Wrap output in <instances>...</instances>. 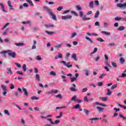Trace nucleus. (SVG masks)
I'll list each match as a JSON object with an SVG mask.
<instances>
[{"instance_id": "ddd939ff", "label": "nucleus", "mask_w": 126, "mask_h": 126, "mask_svg": "<svg viewBox=\"0 0 126 126\" xmlns=\"http://www.w3.org/2000/svg\"><path fill=\"white\" fill-rule=\"evenodd\" d=\"M99 99L103 101V102H106V101H108V97H99Z\"/></svg>"}, {"instance_id": "6e6d98bb", "label": "nucleus", "mask_w": 126, "mask_h": 126, "mask_svg": "<svg viewBox=\"0 0 126 126\" xmlns=\"http://www.w3.org/2000/svg\"><path fill=\"white\" fill-rule=\"evenodd\" d=\"M109 46H110V47H113L114 46H116V43H115L114 42L109 43Z\"/></svg>"}, {"instance_id": "7c9ffc66", "label": "nucleus", "mask_w": 126, "mask_h": 126, "mask_svg": "<svg viewBox=\"0 0 126 126\" xmlns=\"http://www.w3.org/2000/svg\"><path fill=\"white\" fill-rule=\"evenodd\" d=\"M111 94H112V91H111L109 89H107V93H106V94L110 96Z\"/></svg>"}, {"instance_id": "37998d69", "label": "nucleus", "mask_w": 126, "mask_h": 126, "mask_svg": "<svg viewBox=\"0 0 126 126\" xmlns=\"http://www.w3.org/2000/svg\"><path fill=\"white\" fill-rule=\"evenodd\" d=\"M52 16V19H53V20H57V16H56V15H54L52 13V15H50Z\"/></svg>"}, {"instance_id": "cd10ccee", "label": "nucleus", "mask_w": 126, "mask_h": 126, "mask_svg": "<svg viewBox=\"0 0 126 126\" xmlns=\"http://www.w3.org/2000/svg\"><path fill=\"white\" fill-rule=\"evenodd\" d=\"M4 114H6V115H8V116H10V113H9V112H8V110L5 109L4 110Z\"/></svg>"}, {"instance_id": "f257e3e1", "label": "nucleus", "mask_w": 126, "mask_h": 126, "mask_svg": "<svg viewBox=\"0 0 126 126\" xmlns=\"http://www.w3.org/2000/svg\"><path fill=\"white\" fill-rule=\"evenodd\" d=\"M1 87L3 90V92L2 93V94L3 96H6V94H7V89H6V86L4 85H1Z\"/></svg>"}, {"instance_id": "423d86ee", "label": "nucleus", "mask_w": 126, "mask_h": 126, "mask_svg": "<svg viewBox=\"0 0 126 126\" xmlns=\"http://www.w3.org/2000/svg\"><path fill=\"white\" fill-rule=\"evenodd\" d=\"M8 52H9V51L7 50V51H4L3 52H1L0 53V54L1 55H2V57H3V58H6V55L5 54H6V53H8Z\"/></svg>"}, {"instance_id": "412c9836", "label": "nucleus", "mask_w": 126, "mask_h": 126, "mask_svg": "<svg viewBox=\"0 0 126 126\" xmlns=\"http://www.w3.org/2000/svg\"><path fill=\"white\" fill-rule=\"evenodd\" d=\"M93 3H94V1H91L90 2L89 6H90V8H93V7H94Z\"/></svg>"}, {"instance_id": "f03ea898", "label": "nucleus", "mask_w": 126, "mask_h": 126, "mask_svg": "<svg viewBox=\"0 0 126 126\" xmlns=\"http://www.w3.org/2000/svg\"><path fill=\"white\" fill-rule=\"evenodd\" d=\"M9 52H8V55L9 57H10L12 59H14L16 57V53L14 52H11V50H8Z\"/></svg>"}, {"instance_id": "0e129e2a", "label": "nucleus", "mask_w": 126, "mask_h": 126, "mask_svg": "<svg viewBox=\"0 0 126 126\" xmlns=\"http://www.w3.org/2000/svg\"><path fill=\"white\" fill-rule=\"evenodd\" d=\"M109 27V24L107 23H104V27Z\"/></svg>"}, {"instance_id": "052dcab7", "label": "nucleus", "mask_w": 126, "mask_h": 126, "mask_svg": "<svg viewBox=\"0 0 126 126\" xmlns=\"http://www.w3.org/2000/svg\"><path fill=\"white\" fill-rule=\"evenodd\" d=\"M58 92H59V91H58V90H52V93H58Z\"/></svg>"}, {"instance_id": "de8ad7c7", "label": "nucleus", "mask_w": 126, "mask_h": 126, "mask_svg": "<svg viewBox=\"0 0 126 126\" xmlns=\"http://www.w3.org/2000/svg\"><path fill=\"white\" fill-rule=\"evenodd\" d=\"M118 105L119 106V107H121V108H123V109H124V110H126V106H125L123 105H121L120 104H118Z\"/></svg>"}, {"instance_id": "c85d7f7f", "label": "nucleus", "mask_w": 126, "mask_h": 126, "mask_svg": "<svg viewBox=\"0 0 126 126\" xmlns=\"http://www.w3.org/2000/svg\"><path fill=\"white\" fill-rule=\"evenodd\" d=\"M97 51H98V48H94V51L91 53V55H93V54H95V53H97Z\"/></svg>"}, {"instance_id": "20e7f679", "label": "nucleus", "mask_w": 126, "mask_h": 126, "mask_svg": "<svg viewBox=\"0 0 126 126\" xmlns=\"http://www.w3.org/2000/svg\"><path fill=\"white\" fill-rule=\"evenodd\" d=\"M71 18H72V16L71 15L63 16L62 17V19H63V20H66V19H70Z\"/></svg>"}, {"instance_id": "680f3d73", "label": "nucleus", "mask_w": 126, "mask_h": 126, "mask_svg": "<svg viewBox=\"0 0 126 126\" xmlns=\"http://www.w3.org/2000/svg\"><path fill=\"white\" fill-rule=\"evenodd\" d=\"M17 73L18 74H20V75H23V73L22 72L20 71H17Z\"/></svg>"}, {"instance_id": "3c124183", "label": "nucleus", "mask_w": 126, "mask_h": 126, "mask_svg": "<svg viewBox=\"0 0 126 126\" xmlns=\"http://www.w3.org/2000/svg\"><path fill=\"white\" fill-rule=\"evenodd\" d=\"M97 86H103V82H99L97 83Z\"/></svg>"}, {"instance_id": "8fccbe9b", "label": "nucleus", "mask_w": 126, "mask_h": 126, "mask_svg": "<svg viewBox=\"0 0 126 126\" xmlns=\"http://www.w3.org/2000/svg\"><path fill=\"white\" fill-rule=\"evenodd\" d=\"M76 78L74 77V78H70V80H71V82H74V81H75L76 80Z\"/></svg>"}, {"instance_id": "e433bc0d", "label": "nucleus", "mask_w": 126, "mask_h": 126, "mask_svg": "<svg viewBox=\"0 0 126 126\" xmlns=\"http://www.w3.org/2000/svg\"><path fill=\"white\" fill-rule=\"evenodd\" d=\"M71 13H72V14L75 15V16H78V14H77V13L74 11H71Z\"/></svg>"}, {"instance_id": "aec40b11", "label": "nucleus", "mask_w": 126, "mask_h": 126, "mask_svg": "<svg viewBox=\"0 0 126 126\" xmlns=\"http://www.w3.org/2000/svg\"><path fill=\"white\" fill-rule=\"evenodd\" d=\"M26 1H27V2L30 3V5H32V6H33V5H34V4H33V2H32V1H31V0H26Z\"/></svg>"}, {"instance_id": "58836bf2", "label": "nucleus", "mask_w": 126, "mask_h": 126, "mask_svg": "<svg viewBox=\"0 0 126 126\" xmlns=\"http://www.w3.org/2000/svg\"><path fill=\"white\" fill-rule=\"evenodd\" d=\"M50 75H53V76H56V72L55 71H52L50 72Z\"/></svg>"}, {"instance_id": "2f4dec72", "label": "nucleus", "mask_w": 126, "mask_h": 126, "mask_svg": "<svg viewBox=\"0 0 126 126\" xmlns=\"http://www.w3.org/2000/svg\"><path fill=\"white\" fill-rule=\"evenodd\" d=\"M117 87H118V84H116L112 86L111 89L113 90L115 89V88H117Z\"/></svg>"}, {"instance_id": "72a5a7b5", "label": "nucleus", "mask_w": 126, "mask_h": 126, "mask_svg": "<svg viewBox=\"0 0 126 126\" xmlns=\"http://www.w3.org/2000/svg\"><path fill=\"white\" fill-rule=\"evenodd\" d=\"M45 33H47V34H48L49 35H53L54 34V32H49L48 31H45Z\"/></svg>"}, {"instance_id": "dca6fc26", "label": "nucleus", "mask_w": 126, "mask_h": 126, "mask_svg": "<svg viewBox=\"0 0 126 126\" xmlns=\"http://www.w3.org/2000/svg\"><path fill=\"white\" fill-rule=\"evenodd\" d=\"M35 78L37 81H41V79H40V75H39V74H36L35 75Z\"/></svg>"}, {"instance_id": "09e8293b", "label": "nucleus", "mask_w": 126, "mask_h": 126, "mask_svg": "<svg viewBox=\"0 0 126 126\" xmlns=\"http://www.w3.org/2000/svg\"><path fill=\"white\" fill-rule=\"evenodd\" d=\"M1 7L3 12H6V11H5V10H4V6L3 5V4H1Z\"/></svg>"}, {"instance_id": "774afa93", "label": "nucleus", "mask_w": 126, "mask_h": 126, "mask_svg": "<svg viewBox=\"0 0 126 126\" xmlns=\"http://www.w3.org/2000/svg\"><path fill=\"white\" fill-rule=\"evenodd\" d=\"M15 64L17 65L18 67H21V65L20 64H19L18 63H15Z\"/></svg>"}, {"instance_id": "a878e982", "label": "nucleus", "mask_w": 126, "mask_h": 126, "mask_svg": "<svg viewBox=\"0 0 126 126\" xmlns=\"http://www.w3.org/2000/svg\"><path fill=\"white\" fill-rule=\"evenodd\" d=\"M44 26L46 28H49L50 27H54V25H47V24H45Z\"/></svg>"}, {"instance_id": "9d476101", "label": "nucleus", "mask_w": 126, "mask_h": 126, "mask_svg": "<svg viewBox=\"0 0 126 126\" xmlns=\"http://www.w3.org/2000/svg\"><path fill=\"white\" fill-rule=\"evenodd\" d=\"M71 58L72 59H74L76 62H77V61H78V59L76 58V54L75 53H73V54H72Z\"/></svg>"}, {"instance_id": "473e14b6", "label": "nucleus", "mask_w": 126, "mask_h": 126, "mask_svg": "<svg viewBox=\"0 0 126 126\" xmlns=\"http://www.w3.org/2000/svg\"><path fill=\"white\" fill-rule=\"evenodd\" d=\"M96 109H97V110H98V111H99V112H101V111H103L104 110V109H103V108L99 107V106H97Z\"/></svg>"}, {"instance_id": "5fc2aeb1", "label": "nucleus", "mask_w": 126, "mask_h": 126, "mask_svg": "<svg viewBox=\"0 0 126 126\" xmlns=\"http://www.w3.org/2000/svg\"><path fill=\"white\" fill-rule=\"evenodd\" d=\"M70 90L71 91H77V89H75V88H73V87H71L70 88Z\"/></svg>"}, {"instance_id": "f704fd0d", "label": "nucleus", "mask_w": 126, "mask_h": 126, "mask_svg": "<svg viewBox=\"0 0 126 126\" xmlns=\"http://www.w3.org/2000/svg\"><path fill=\"white\" fill-rule=\"evenodd\" d=\"M23 70H24V71H26V70H27V69L26 68V64H24L23 66Z\"/></svg>"}, {"instance_id": "e2e57ef3", "label": "nucleus", "mask_w": 126, "mask_h": 126, "mask_svg": "<svg viewBox=\"0 0 126 126\" xmlns=\"http://www.w3.org/2000/svg\"><path fill=\"white\" fill-rule=\"evenodd\" d=\"M77 34V33L76 32H73V33L72 34L71 38H73L74 36H76Z\"/></svg>"}, {"instance_id": "4c0bfd02", "label": "nucleus", "mask_w": 126, "mask_h": 126, "mask_svg": "<svg viewBox=\"0 0 126 126\" xmlns=\"http://www.w3.org/2000/svg\"><path fill=\"white\" fill-rule=\"evenodd\" d=\"M96 40L97 41H99V42H105V40H104V39H103L101 37H99V38H97Z\"/></svg>"}, {"instance_id": "ea45409f", "label": "nucleus", "mask_w": 126, "mask_h": 126, "mask_svg": "<svg viewBox=\"0 0 126 126\" xmlns=\"http://www.w3.org/2000/svg\"><path fill=\"white\" fill-rule=\"evenodd\" d=\"M66 107L65 106L63 107H56V110H61V109H65Z\"/></svg>"}, {"instance_id": "a19ab883", "label": "nucleus", "mask_w": 126, "mask_h": 126, "mask_svg": "<svg viewBox=\"0 0 126 126\" xmlns=\"http://www.w3.org/2000/svg\"><path fill=\"white\" fill-rule=\"evenodd\" d=\"M36 61H42V58L40 57V56L38 55L36 56Z\"/></svg>"}, {"instance_id": "0eeeda50", "label": "nucleus", "mask_w": 126, "mask_h": 126, "mask_svg": "<svg viewBox=\"0 0 126 126\" xmlns=\"http://www.w3.org/2000/svg\"><path fill=\"white\" fill-rule=\"evenodd\" d=\"M22 89H23V91L24 92L25 96L27 97L29 96V94H28V92H27V89L24 88H23Z\"/></svg>"}, {"instance_id": "13d9d810", "label": "nucleus", "mask_w": 126, "mask_h": 126, "mask_svg": "<svg viewBox=\"0 0 126 126\" xmlns=\"http://www.w3.org/2000/svg\"><path fill=\"white\" fill-rule=\"evenodd\" d=\"M76 99H77V98H76V96L75 95L71 98V101H75V100H76Z\"/></svg>"}, {"instance_id": "39448f33", "label": "nucleus", "mask_w": 126, "mask_h": 126, "mask_svg": "<svg viewBox=\"0 0 126 126\" xmlns=\"http://www.w3.org/2000/svg\"><path fill=\"white\" fill-rule=\"evenodd\" d=\"M117 6L118 7H123V8H126V3H125L124 4H122V3H118L117 4Z\"/></svg>"}, {"instance_id": "a211bd4d", "label": "nucleus", "mask_w": 126, "mask_h": 126, "mask_svg": "<svg viewBox=\"0 0 126 126\" xmlns=\"http://www.w3.org/2000/svg\"><path fill=\"white\" fill-rule=\"evenodd\" d=\"M115 21H120L123 19V18L122 17H116L115 18Z\"/></svg>"}, {"instance_id": "bb28decb", "label": "nucleus", "mask_w": 126, "mask_h": 126, "mask_svg": "<svg viewBox=\"0 0 126 126\" xmlns=\"http://www.w3.org/2000/svg\"><path fill=\"white\" fill-rule=\"evenodd\" d=\"M31 99H32V100H39V97H36L35 96H32L31 97Z\"/></svg>"}, {"instance_id": "2eb2a0df", "label": "nucleus", "mask_w": 126, "mask_h": 126, "mask_svg": "<svg viewBox=\"0 0 126 126\" xmlns=\"http://www.w3.org/2000/svg\"><path fill=\"white\" fill-rule=\"evenodd\" d=\"M101 33L104 35H107V36H110V35H111V32H107L104 31H101Z\"/></svg>"}, {"instance_id": "49530a36", "label": "nucleus", "mask_w": 126, "mask_h": 126, "mask_svg": "<svg viewBox=\"0 0 126 126\" xmlns=\"http://www.w3.org/2000/svg\"><path fill=\"white\" fill-rule=\"evenodd\" d=\"M119 117L123 119V120H126V117H125L123 115H122V114H120L119 115Z\"/></svg>"}, {"instance_id": "4d7b16f0", "label": "nucleus", "mask_w": 126, "mask_h": 126, "mask_svg": "<svg viewBox=\"0 0 126 126\" xmlns=\"http://www.w3.org/2000/svg\"><path fill=\"white\" fill-rule=\"evenodd\" d=\"M75 101L77 102V103H82V100L78 99V98L76 99Z\"/></svg>"}, {"instance_id": "f8f14e48", "label": "nucleus", "mask_w": 126, "mask_h": 126, "mask_svg": "<svg viewBox=\"0 0 126 126\" xmlns=\"http://www.w3.org/2000/svg\"><path fill=\"white\" fill-rule=\"evenodd\" d=\"M119 61H120V63H122V64H124V63H125L126 62L125 59H124V58L123 57L121 58Z\"/></svg>"}, {"instance_id": "6ab92c4d", "label": "nucleus", "mask_w": 126, "mask_h": 126, "mask_svg": "<svg viewBox=\"0 0 126 126\" xmlns=\"http://www.w3.org/2000/svg\"><path fill=\"white\" fill-rule=\"evenodd\" d=\"M111 64L112 65V66H113V67H118V64H117V63H115V62H111Z\"/></svg>"}, {"instance_id": "9b49d317", "label": "nucleus", "mask_w": 126, "mask_h": 126, "mask_svg": "<svg viewBox=\"0 0 126 126\" xmlns=\"http://www.w3.org/2000/svg\"><path fill=\"white\" fill-rule=\"evenodd\" d=\"M7 73H10V74L12 75L13 73H12V70H11V67H7Z\"/></svg>"}, {"instance_id": "4468645a", "label": "nucleus", "mask_w": 126, "mask_h": 126, "mask_svg": "<svg viewBox=\"0 0 126 126\" xmlns=\"http://www.w3.org/2000/svg\"><path fill=\"white\" fill-rule=\"evenodd\" d=\"M95 104L96 105H99L100 106H101V107H107V106L105 104H104L103 103H100L98 101H96Z\"/></svg>"}, {"instance_id": "bf43d9fd", "label": "nucleus", "mask_w": 126, "mask_h": 126, "mask_svg": "<svg viewBox=\"0 0 126 126\" xmlns=\"http://www.w3.org/2000/svg\"><path fill=\"white\" fill-rule=\"evenodd\" d=\"M62 47V44H58L55 46V48H60Z\"/></svg>"}, {"instance_id": "7ed1b4c3", "label": "nucleus", "mask_w": 126, "mask_h": 126, "mask_svg": "<svg viewBox=\"0 0 126 126\" xmlns=\"http://www.w3.org/2000/svg\"><path fill=\"white\" fill-rule=\"evenodd\" d=\"M43 9L44 10H46V11H47L48 13V14H49V15H53V12H52L51 11V9L49 8V7H43Z\"/></svg>"}, {"instance_id": "f3484780", "label": "nucleus", "mask_w": 126, "mask_h": 126, "mask_svg": "<svg viewBox=\"0 0 126 126\" xmlns=\"http://www.w3.org/2000/svg\"><path fill=\"white\" fill-rule=\"evenodd\" d=\"M15 45L18 47H21V46H23L24 44L23 43H15Z\"/></svg>"}, {"instance_id": "4be33fe9", "label": "nucleus", "mask_w": 126, "mask_h": 126, "mask_svg": "<svg viewBox=\"0 0 126 126\" xmlns=\"http://www.w3.org/2000/svg\"><path fill=\"white\" fill-rule=\"evenodd\" d=\"M125 29V26H122L121 27H120L117 30H119V31H123Z\"/></svg>"}, {"instance_id": "603ef678", "label": "nucleus", "mask_w": 126, "mask_h": 126, "mask_svg": "<svg viewBox=\"0 0 126 126\" xmlns=\"http://www.w3.org/2000/svg\"><path fill=\"white\" fill-rule=\"evenodd\" d=\"M61 63H63L64 65H65V66H67V64L66 63V62L62 61H61Z\"/></svg>"}, {"instance_id": "c756f323", "label": "nucleus", "mask_w": 126, "mask_h": 126, "mask_svg": "<svg viewBox=\"0 0 126 126\" xmlns=\"http://www.w3.org/2000/svg\"><path fill=\"white\" fill-rule=\"evenodd\" d=\"M84 70V71H85V72H86V76H88V75H89V71H88V69H85Z\"/></svg>"}, {"instance_id": "393cba45", "label": "nucleus", "mask_w": 126, "mask_h": 126, "mask_svg": "<svg viewBox=\"0 0 126 126\" xmlns=\"http://www.w3.org/2000/svg\"><path fill=\"white\" fill-rule=\"evenodd\" d=\"M13 105L14 106H15V107H17V108H18V109H19V110H22L21 109V108L18 106V105H17V104H16L15 102H13Z\"/></svg>"}, {"instance_id": "b1692460", "label": "nucleus", "mask_w": 126, "mask_h": 126, "mask_svg": "<svg viewBox=\"0 0 126 126\" xmlns=\"http://www.w3.org/2000/svg\"><path fill=\"white\" fill-rule=\"evenodd\" d=\"M82 20L83 21H86V20H90V18H86V16H84V17H83Z\"/></svg>"}, {"instance_id": "6e6552de", "label": "nucleus", "mask_w": 126, "mask_h": 126, "mask_svg": "<svg viewBox=\"0 0 126 126\" xmlns=\"http://www.w3.org/2000/svg\"><path fill=\"white\" fill-rule=\"evenodd\" d=\"M58 57L55 56V60H58V59H63V54H62V53H58Z\"/></svg>"}, {"instance_id": "1a4fd4ad", "label": "nucleus", "mask_w": 126, "mask_h": 126, "mask_svg": "<svg viewBox=\"0 0 126 126\" xmlns=\"http://www.w3.org/2000/svg\"><path fill=\"white\" fill-rule=\"evenodd\" d=\"M85 39L88 41V42L90 43V44H93V40L91 39V38L88 36H86L85 37Z\"/></svg>"}, {"instance_id": "a18cd8bd", "label": "nucleus", "mask_w": 126, "mask_h": 126, "mask_svg": "<svg viewBox=\"0 0 126 126\" xmlns=\"http://www.w3.org/2000/svg\"><path fill=\"white\" fill-rule=\"evenodd\" d=\"M90 121H98L99 120V118H93L90 119H89Z\"/></svg>"}, {"instance_id": "69168bd1", "label": "nucleus", "mask_w": 126, "mask_h": 126, "mask_svg": "<svg viewBox=\"0 0 126 126\" xmlns=\"http://www.w3.org/2000/svg\"><path fill=\"white\" fill-rule=\"evenodd\" d=\"M83 16V11H80V17H82Z\"/></svg>"}, {"instance_id": "338daca9", "label": "nucleus", "mask_w": 126, "mask_h": 126, "mask_svg": "<svg viewBox=\"0 0 126 126\" xmlns=\"http://www.w3.org/2000/svg\"><path fill=\"white\" fill-rule=\"evenodd\" d=\"M120 77H122V78L126 77V74L122 73Z\"/></svg>"}, {"instance_id": "c03bdc74", "label": "nucleus", "mask_w": 126, "mask_h": 126, "mask_svg": "<svg viewBox=\"0 0 126 126\" xmlns=\"http://www.w3.org/2000/svg\"><path fill=\"white\" fill-rule=\"evenodd\" d=\"M76 8L77 10H79V11L81 10V9H82V8L80 5H77L76 6Z\"/></svg>"}, {"instance_id": "79ce46f5", "label": "nucleus", "mask_w": 126, "mask_h": 126, "mask_svg": "<svg viewBox=\"0 0 126 126\" xmlns=\"http://www.w3.org/2000/svg\"><path fill=\"white\" fill-rule=\"evenodd\" d=\"M84 112L86 116H88V114H89V110L87 109H84Z\"/></svg>"}, {"instance_id": "864d4df0", "label": "nucleus", "mask_w": 126, "mask_h": 126, "mask_svg": "<svg viewBox=\"0 0 126 126\" xmlns=\"http://www.w3.org/2000/svg\"><path fill=\"white\" fill-rule=\"evenodd\" d=\"M63 9V6H59L57 8V10L58 11H61V10H62V9Z\"/></svg>"}, {"instance_id": "5701e85b", "label": "nucleus", "mask_w": 126, "mask_h": 126, "mask_svg": "<svg viewBox=\"0 0 126 126\" xmlns=\"http://www.w3.org/2000/svg\"><path fill=\"white\" fill-rule=\"evenodd\" d=\"M99 14H100V12L99 11H97L94 16V18H97L98 16H99Z\"/></svg>"}, {"instance_id": "c9c22d12", "label": "nucleus", "mask_w": 126, "mask_h": 126, "mask_svg": "<svg viewBox=\"0 0 126 126\" xmlns=\"http://www.w3.org/2000/svg\"><path fill=\"white\" fill-rule=\"evenodd\" d=\"M73 108H74V109H80V105H79V104H77L76 105L74 106V107H73Z\"/></svg>"}]
</instances>
